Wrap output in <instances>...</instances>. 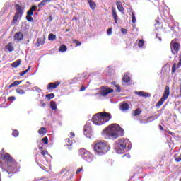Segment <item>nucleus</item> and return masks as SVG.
<instances>
[{
	"label": "nucleus",
	"mask_w": 181,
	"mask_h": 181,
	"mask_svg": "<svg viewBox=\"0 0 181 181\" xmlns=\"http://www.w3.org/2000/svg\"><path fill=\"white\" fill-rule=\"evenodd\" d=\"M112 86L116 88V93H121V87L117 83V82H112Z\"/></svg>",
	"instance_id": "bb28decb"
},
{
	"label": "nucleus",
	"mask_w": 181,
	"mask_h": 181,
	"mask_svg": "<svg viewBox=\"0 0 181 181\" xmlns=\"http://www.w3.org/2000/svg\"><path fill=\"white\" fill-rule=\"evenodd\" d=\"M66 142L67 146H69V149L71 150V145L73 144V141H70V139H66Z\"/></svg>",
	"instance_id": "7c9ffc66"
},
{
	"label": "nucleus",
	"mask_w": 181,
	"mask_h": 181,
	"mask_svg": "<svg viewBox=\"0 0 181 181\" xmlns=\"http://www.w3.org/2000/svg\"><path fill=\"white\" fill-rule=\"evenodd\" d=\"M102 136L105 139H117L118 136H124V129L118 124H112L103 131Z\"/></svg>",
	"instance_id": "f03ea898"
},
{
	"label": "nucleus",
	"mask_w": 181,
	"mask_h": 181,
	"mask_svg": "<svg viewBox=\"0 0 181 181\" xmlns=\"http://www.w3.org/2000/svg\"><path fill=\"white\" fill-rule=\"evenodd\" d=\"M132 145L128 139H121L116 141L114 149L116 153L122 154L127 151H131Z\"/></svg>",
	"instance_id": "7ed1b4c3"
},
{
	"label": "nucleus",
	"mask_w": 181,
	"mask_h": 181,
	"mask_svg": "<svg viewBox=\"0 0 181 181\" xmlns=\"http://www.w3.org/2000/svg\"><path fill=\"white\" fill-rule=\"evenodd\" d=\"M116 6L119 12H124V6H122V3L120 1L116 2Z\"/></svg>",
	"instance_id": "6ab92c4d"
},
{
	"label": "nucleus",
	"mask_w": 181,
	"mask_h": 181,
	"mask_svg": "<svg viewBox=\"0 0 181 181\" xmlns=\"http://www.w3.org/2000/svg\"><path fill=\"white\" fill-rule=\"evenodd\" d=\"M14 40L21 42L23 40V34L21 32H17L14 35Z\"/></svg>",
	"instance_id": "4468645a"
},
{
	"label": "nucleus",
	"mask_w": 181,
	"mask_h": 181,
	"mask_svg": "<svg viewBox=\"0 0 181 181\" xmlns=\"http://www.w3.org/2000/svg\"><path fill=\"white\" fill-rule=\"evenodd\" d=\"M12 135L15 138H17V136H19V132L18 130H14L12 133Z\"/></svg>",
	"instance_id": "58836bf2"
},
{
	"label": "nucleus",
	"mask_w": 181,
	"mask_h": 181,
	"mask_svg": "<svg viewBox=\"0 0 181 181\" xmlns=\"http://www.w3.org/2000/svg\"><path fill=\"white\" fill-rule=\"evenodd\" d=\"M91 134H93V129L91 127V121H88L84 126L83 134L86 138H90Z\"/></svg>",
	"instance_id": "1a4fd4ad"
},
{
	"label": "nucleus",
	"mask_w": 181,
	"mask_h": 181,
	"mask_svg": "<svg viewBox=\"0 0 181 181\" xmlns=\"http://www.w3.org/2000/svg\"><path fill=\"white\" fill-rule=\"evenodd\" d=\"M33 91H36L37 93H40L42 90L39 87L35 86L33 88Z\"/></svg>",
	"instance_id": "ea45409f"
},
{
	"label": "nucleus",
	"mask_w": 181,
	"mask_h": 181,
	"mask_svg": "<svg viewBox=\"0 0 181 181\" xmlns=\"http://www.w3.org/2000/svg\"><path fill=\"white\" fill-rule=\"evenodd\" d=\"M42 142H44L45 145H47V144H49V139H47V137H44L42 139Z\"/></svg>",
	"instance_id": "a19ab883"
},
{
	"label": "nucleus",
	"mask_w": 181,
	"mask_h": 181,
	"mask_svg": "<svg viewBox=\"0 0 181 181\" xmlns=\"http://www.w3.org/2000/svg\"><path fill=\"white\" fill-rule=\"evenodd\" d=\"M142 113V110L140 108L136 109L132 112L133 117H138L140 114Z\"/></svg>",
	"instance_id": "a878e982"
},
{
	"label": "nucleus",
	"mask_w": 181,
	"mask_h": 181,
	"mask_svg": "<svg viewBox=\"0 0 181 181\" xmlns=\"http://www.w3.org/2000/svg\"><path fill=\"white\" fill-rule=\"evenodd\" d=\"M42 45H45V40L42 38H38L37 40V42L35 43L36 47H39L40 46H42Z\"/></svg>",
	"instance_id": "4be33fe9"
},
{
	"label": "nucleus",
	"mask_w": 181,
	"mask_h": 181,
	"mask_svg": "<svg viewBox=\"0 0 181 181\" xmlns=\"http://www.w3.org/2000/svg\"><path fill=\"white\" fill-rule=\"evenodd\" d=\"M93 149L95 155L101 156L105 155L110 151V145L106 141H98L94 144Z\"/></svg>",
	"instance_id": "39448f33"
},
{
	"label": "nucleus",
	"mask_w": 181,
	"mask_h": 181,
	"mask_svg": "<svg viewBox=\"0 0 181 181\" xmlns=\"http://www.w3.org/2000/svg\"><path fill=\"white\" fill-rule=\"evenodd\" d=\"M112 28H108L107 31V34L108 35V36H110V35H112Z\"/></svg>",
	"instance_id": "a18cd8bd"
},
{
	"label": "nucleus",
	"mask_w": 181,
	"mask_h": 181,
	"mask_svg": "<svg viewBox=\"0 0 181 181\" xmlns=\"http://www.w3.org/2000/svg\"><path fill=\"white\" fill-rule=\"evenodd\" d=\"M59 52H61V53H64V52H67V47L64 45H62L59 47Z\"/></svg>",
	"instance_id": "c756f323"
},
{
	"label": "nucleus",
	"mask_w": 181,
	"mask_h": 181,
	"mask_svg": "<svg viewBox=\"0 0 181 181\" xmlns=\"http://www.w3.org/2000/svg\"><path fill=\"white\" fill-rule=\"evenodd\" d=\"M60 86V82L59 81L49 83L47 86V90H54L55 88H57V86Z\"/></svg>",
	"instance_id": "f8f14e48"
},
{
	"label": "nucleus",
	"mask_w": 181,
	"mask_h": 181,
	"mask_svg": "<svg viewBox=\"0 0 181 181\" xmlns=\"http://www.w3.org/2000/svg\"><path fill=\"white\" fill-rule=\"evenodd\" d=\"M112 16L115 21V23H118V15L117 14V10H115V8H112Z\"/></svg>",
	"instance_id": "dca6fc26"
},
{
	"label": "nucleus",
	"mask_w": 181,
	"mask_h": 181,
	"mask_svg": "<svg viewBox=\"0 0 181 181\" xmlns=\"http://www.w3.org/2000/svg\"><path fill=\"white\" fill-rule=\"evenodd\" d=\"M170 94V88L169 86H166L163 97L156 103V107H160L163 104V103H165V100H168V97H169Z\"/></svg>",
	"instance_id": "6e6552de"
},
{
	"label": "nucleus",
	"mask_w": 181,
	"mask_h": 181,
	"mask_svg": "<svg viewBox=\"0 0 181 181\" xmlns=\"http://www.w3.org/2000/svg\"><path fill=\"white\" fill-rule=\"evenodd\" d=\"M30 68H31V66H28V68L25 71H23V72H21L20 76H25V74H26V73H28V71H29L30 70Z\"/></svg>",
	"instance_id": "c9c22d12"
},
{
	"label": "nucleus",
	"mask_w": 181,
	"mask_h": 181,
	"mask_svg": "<svg viewBox=\"0 0 181 181\" xmlns=\"http://www.w3.org/2000/svg\"><path fill=\"white\" fill-rule=\"evenodd\" d=\"M50 108L52 110V111H56L57 110V104L55 101H51L49 103Z\"/></svg>",
	"instance_id": "393cba45"
},
{
	"label": "nucleus",
	"mask_w": 181,
	"mask_h": 181,
	"mask_svg": "<svg viewBox=\"0 0 181 181\" xmlns=\"http://www.w3.org/2000/svg\"><path fill=\"white\" fill-rule=\"evenodd\" d=\"M79 155L80 156H81L82 159H84V160L88 162L89 163H91V162H93V160H94L93 154H91L88 151L84 148L80 149Z\"/></svg>",
	"instance_id": "423d86ee"
},
{
	"label": "nucleus",
	"mask_w": 181,
	"mask_h": 181,
	"mask_svg": "<svg viewBox=\"0 0 181 181\" xmlns=\"http://www.w3.org/2000/svg\"><path fill=\"white\" fill-rule=\"evenodd\" d=\"M134 94L139 95V97H151V94L144 91H135Z\"/></svg>",
	"instance_id": "2eb2a0df"
},
{
	"label": "nucleus",
	"mask_w": 181,
	"mask_h": 181,
	"mask_svg": "<svg viewBox=\"0 0 181 181\" xmlns=\"http://www.w3.org/2000/svg\"><path fill=\"white\" fill-rule=\"evenodd\" d=\"M36 9H37V6H33L30 8V11L35 12V11H36Z\"/></svg>",
	"instance_id": "49530a36"
},
{
	"label": "nucleus",
	"mask_w": 181,
	"mask_h": 181,
	"mask_svg": "<svg viewBox=\"0 0 181 181\" xmlns=\"http://www.w3.org/2000/svg\"><path fill=\"white\" fill-rule=\"evenodd\" d=\"M120 110L122 111H127V110H129V105L125 102L121 103Z\"/></svg>",
	"instance_id": "f3484780"
},
{
	"label": "nucleus",
	"mask_w": 181,
	"mask_h": 181,
	"mask_svg": "<svg viewBox=\"0 0 181 181\" xmlns=\"http://www.w3.org/2000/svg\"><path fill=\"white\" fill-rule=\"evenodd\" d=\"M175 160L176 162H180L181 161V154L179 155V156H175Z\"/></svg>",
	"instance_id": "79ce46f5"
},
{
	"label": "nucleus",
	"mask_w": 181,
	"mask_h": 181,
	"mask_svg": "<svg viewBox=\"0 0 181 181\" xmlns=\"http://www.w3.org/2000/svg\"><path fill=\"white\" fill-rule=\"evenodd\" d=\"M40 107H42V108L45 107V106L46 105V103L43 102V100H40Z\"/></svg>",
	"instance_id": "8fccbe9b"
},
{
	"label": "nucleus",
	"mask_w": 181,
	"mask_h": 181,
	"mask_svg": "<svg viewBox=\"0 0 181 181\" xmlns=\"http://www.w3.org/2000/svg\"><path fill=\"white\" fill-rule=\"evenodd\" d=\"M70 135H71V138H74L75 136L74 132H71Z\"/></svg>",
	"instance_id": "6e6d98bb"
},
{
	"label": "nucleus",
	"mask_w": 181,
	"mask_h": 181,
	"mask_svg": "<svg viewBox=\"0 0 181 181\" xmlns=\"http://www.w3.org/2000/svg\"><path fill=\"white\" fill-rule=\"evenodd\" d=\"M48 40H51L53 42V40H56V35L53 33H50L48 36Z\"/></svg>",
	"instance_id": "2f4dec72"
},
{
	"label": "nucleus",
	"mask_w": 181,
	"mask_h": 181,
	"mask_svg": "<svg viewBox=\"0 0 181 181\" xmlns=\"http://www.w3.org/2000/svg\"><path fill=\"white\" fill-rule=\"evenodd\" d=\"M180 181H181V178H180Z\"/></svg>",
	"instance_id": "774afa93"
},
{
	"label": "nucleus",
	"mask_w": 181,
	"mask_h": 181,
	"mask_svg": "<svg viewBox=\"0 0 181 181\" xmlns=\"http://www.w3.org/2000/svg\"><path fill=\"white\" fill-rule=\"evenodd\" d=\"M16 91L17 94H20V95H23L25 93L24 90H22L21 88H17L16 90Z\"/></svg>",
	"instance_id": "473e14b6"
},
{
	"label": "nucleus",
	"mask_w": 181,
	"mask_h": 181,
	"mask_svg": "<svg viewBox=\"0 0 181 181\" xmlns=\"http://www.w3.org/2000/svg\"><path fill=\"white\" fill-rule=\"evenodd\" d=\"M46 98H47L48 100H52L53 98H54V93H49V94H47L45 95Z\"/></svg>",
	"instance_id": "f704fd0d"
},
{
	"label": "nucleus",
	"mask_w": 181,
	"mask_h": 181,
	"mask_svg": "<svg viewBox=\"0 0 181 181\" xmlns=\"http://www.w3.org/2000/svg\"><path fill=\"white\" fill-rule=\"evenodd\" d=\"M26 87H28V86H26V85L23 86V88H26Z\"/></svg>",
	"instance_id": "680f3d73"
},
{
	"label": "nucleus",
	"mask_w": 181,
	"mask_h": 181,
	"mask_svg": "<svg viewBox=\"0 0 181 181\" xmlns=\"http://www.w3.org/2000/svg\"><path fill=\"white\" fill-rule=\"evenodd\" d=\"M132 23H136V17L135 16V13H132Z\"/></svg>",
	"instance_id": "e433bc0d"
},
{
	"label": "nucleus",
	"mask_w": 181,
	"mask_h": 181,
	"mask_svg": "<svg viewBox=\"0 0 181 181\" xmlns=\"http://www.w3.org/2000/svg\"><path fill=\"white\" fill-rule=\"evenodd\" d=\"M144 40H140L138 43V46L140 49H142L144 47Z\"/></svg>",
	"instance_id": "4c0bfd02"
},
{
	"label": "nucleus",
	"mask_w": 181,
	"mask_h": 181,
	"mask_svg": "<svg viewBox=\"0 0 181 181\" xmlns=\"http://www.w3.org/2000/svg\"><path fill=\"white\" fill-rule=\"evenodd\" d=\"M170 48L173 54H177L179 52V49L180 48V45H179L177 42H173V41H172Z\"/></svg>",
	"instance_id": "9b49d317"
},
{
	"label": "nucleus",
	"mask_w": 181,
	"mask_h": 181,
	"mask_svg": "<svg viewBox=\"0 0 181 181\" xmlns=\"http://www.w3.org/2000/svg\"><path fill=\"white\" fill-rule=\"evenodd\" d=\"M5 49H6V50H8L9 52H13V50H15V47H13V43L8 42L6 45Z\"/></svg>",
	"instance_id": "a211bd4d"
},
{
	"label": "nucleus",
	"mask_w": 181,
	"mask_h": 181,
	"mask_svg": "<svg viewBox=\"0 0 181 181\" xmlns=\"http://www.w3.org/2000/svg\"><path fill=\"white\" fill-rule=\"evenodd\" d=\"M111 93H114V89L107 86H103L100 88V94L102 97H107L108 94H111Z\"/></svg>",
	"instance_id": "9d476101"
},
{
	"label": "nucleus",
	"mask_w": 181,
	"mask_h": 181,
	"mask_svg": "<svg viewBox=\"0 0 181 181\" xmlns=\"http://www.w3.org/2000/svg\"><path fill=\"white\" fill-rule=\"evenodd\" d=\"M26 19L28 21V22H33V18L30 16H27Z\"/></svg>",
	"instance_id": "37998d69"
},
{
	"label": "nucleus",
	"mask_w": 181,
	"mask_h": 181,
	"mask_svg": "<svg viewBox=\"0 0 181 181\" xmlns=\"http://www.w3.org/2000/svg\"><path fill=\"white\" fill-rule=\"evenodd\" d=\"M32 15H33V11H31V10H28V11H27V16H32Z\"/></svg>",
	"instance_id": "09e8293b"
},
{
	"label": "nucleus",
	"mask_w": 181,
	"mask_h": 181,
	"mask_svg": "<svg viewBox=\"0 0 181 181\" xmlns=\"http://www.w3.org/2000/svg\"><path fill=\"white\" fill-rule=\"evenodd\" d=\"M15 8L17 11L13 18V23H16V22H18V19H19V18H22V15H23V10H22L21 5L16 4Z\"/></svg>",
	"instance_id": "0eeeda50"
},
{
	"label": "nucleus",
	"mask_w": 181,
	"mask_h": 181,
	"mask_svg": "<svg viewBox=\"0 0 181 181\" xmlns=\"http://www.w3.org/2000/svg\"><path fill=\"white\" fill-rule=\"evenodd\" d=\"M0 168L3 170L4 175H8L11 177L12 175L18 172L20 169L19 164L8 153H0Z\"/></svg>",
	"instance_id": "f257e3e1"
},
{
	"label": "nucleus",
	"mask_w": 181,
	"mask_h": 181,
	"mask_svg": "<svg viewBox=\"0 0 181 181\" xmlns=\"http://www.w3.org/2000/svg\"><path fill=\"white\" fill-rule=\"evenodd\" d=\"M180 91H181V84L180 85Z\"/></svg>",
	"instance_id": "69168bd1"
},
{
	"label": "nucleus",
	"mask_w": 181,
	"mask_h": 181,
	"mask_svg": "<svg viewBox=\"0 0 181 181\" xmlns=\"http://www.w3.org/2000/svg\"><path fill=\"white\" fill-rule=\"evenodd\" d=\"M122 80L124 83H129V81H131V77H129V74L128 73L124 74Z\"/></svg>",
	"instance_id": "412c9836"
},
{
	"label": "nucleus",
	"mask_w": 181,
	"mask_h": 181,
	"mask_svg": "<svg viewBox=\"0 0 181 181\" xmlns=\"http://www.w3.org/2000/svg\"><path fill=\"white\" fill-rule=\"evenodd\" d=\"M16 100V98L15 96H10L8 98V101H15Z\"/></svg>",
	"instance_id": "c03bdc74"
},
{
	"label": "nucleus",
	"mask_w": 181,
	"mask_h": 181,
	"mask_svg": "<svg viewBox=\"0 0 181 181\" xmlns=\"http://www.w3.org/2000/svg\"><path fill=\"white\" fill-rule=\"evenodd\" d=\"M82 170H83V168H78L76 170V174L78 175V173H80V172H81Z\"/></svg>",
	"instance_id": "864d4df0"
},
{
	"label": "nucleus",
	"mask_w": 181,
	"mask_h": 181,
	"mask_svg": "<svg viewBox=\"0 0 181 181\" xmlns=\"http://www.w3.org/2000/svg\"><path fill=\"white\" fill-rule=\"evenodd\" d=\"M125 157L129 158V154H124V155L123 156V158H125Z\"/></svg>",
	"instance_id": "4d7b16f0"
},
{
	"label": "nucleus",
	"mask_w": 181,
	"mask_h": 181,
	"mask_svg": "<svg viewBox=\"0 0 181 181\" xmlns=\"http://www.w3.org/2000/svg\"><path fill=\"white\" fill-rule=\"evenodd\" d=\"M88 3L89 4L90 9L94 11L95 9L97 4H95V2L93 1V0H88Z\"/></svg>",
	"instance_id": "b1692460"
},
{
	"label": "nucleus",
	"mask_w": 181,
	"mask_h": 181,
	"mask_svg": "<svg viewBox=\"0 0 181 181\" xmlns=\"http://www.w3.org/2000/svg\"><path fill=\"white\" fill-rule=\"evenodd\" d=\"M159 40H162V39L159 38Z\"/></svg>",
	"instance_id": "338daca9"
},
{
	"label": "nucleus",
	"mask_w": 181,
	"mask_h": 181,
	"mask_svg": "<svg viewBox=\"0 0 181 181\" xmlns=\"http://www.w3.org/2000/svg\"><path fill=\"white\" fill-rule=\"evenodd\" d=\"M156 37H159V34H156Z\"/></svg>",
	"instance_id": "052dcab7"
},
{
	"label": "nucleus",
	"mask_w": 181,
	"mask_h": 181,
	"mask_svg": "<svg viewBox=\"0 0 181 181\" xmlns=\"http://www.w3.org/2000/svg\"><path fill=\"white\" fill-rule=\"evenodd\" d=\"M111 114L107 112H102L96 113L92 117V122L95 125H103L106 122H108L111 119Z\"/></svg>",
	"instance_id": "20e7f679"
},
{
	"label": "nucleus",
	"mask_w": 181,
	"mask_h": 181,
	"mask_svg": "<svg viewBox=\"0 0 181 181\" xmlns=\"http://www.w3.org/2000/svg\"><path fill=\"white\" fill-rule=\"evenodd\" d=\"M38 133L40 134V135H42V134H46V128H45V127H41V128L38 130Z\"/></svg>",
	"instance_id": "72a5a7b5"
},
{
	"label": "nucleus",
	"mask_w": 181,
	"mask_h": 181,
	"mask_svg": "<svg viewBox=\"0 0 181 181\" xmlns=\"http://www.w3.org/2000/svg\"><path fill=\"white\" fill-rule=\"evenodd\" d=\"M47 153H48L47 151H41V155H42L43 156H45V155H47Z\"/></svg>",
	"instance_id": "603ef678"
},
{
	"label": "nucleus",
	"mask_w": 181,
	"mask_h": 181,
	"mask_svg": "<svg viewBox=\"0 0 181 181\" xmlns=\"http://www.w3.org/2000/svg\"><path fill=\"white\" fill-rule=\"evenodd\" d=\"M121 32H122V33H123V35H127V30L125 28H122Z\"/></svg>",
	"instance_id": "3c124183"
},
{
	"label": "nucleus",
	"mask_w": 181,
	"mask_h": 181,
	"mask_svg": "<svg viewBox=\"0 0 181 181\" xmlns=\"http://www.w3.org/2000/svg\"><path fill=\"white\" fill-rule=\"evenodd\" d=\"M22 83V81H16L11 85H9L8 88H12V87H15L16 86H19V84Z\"/></svg>",
	"instance_id": "cd10ccee"
},
{
	"label": "nucleus",
	"mask_w": 181,
	"mask_h": 181,
	"mask_svg": "<svg viewBox=\"0 0 181 181\" xmlns=\"http://www.w3.org/2000/svg\"><path fill=\"white\" fill-rule=\"evenodd\" d=\"M21 59H18V60L15 61L14 62H13L11 64V66H12V67H14L15 69H16V67H18V66L21 64Z\"/></svg>",
	"instance_id": "c85d7f7f"
},
{
	"label": "nucleus",
	"mask_w": 181,
	"mask_h": 181,
	"mask_svg": "<svg viewBox=\"0 0 181 181\" xmlns=\"http://www.w3.org/2000/svg\"><path fill=\"white\" fill-rule=\"evenodd\" d=\"M181 67V53L179 55V62L176 66V63L173 64L172 66V73H176V69H180Z\"/></svg>",
	"instance_id": "ddd939ff"
},
{
	"label": "nucleus",
	"mask_w": 181,
	"mask_h": 181,
	"mask_svg": "<svg viewBox=\"0 0 181 181\" xmlns=\"http://www.w3.org/2000/svg\"><path fill=\"white\" fill-rule=\"evenodd\" d=\"M167 132H168V134H169V135H173V132H172L170 131H168Z\"/></svg>",
	"instance_id": "13d9d810"
},
{
	"label": "nucleus",
	"mask_w": 181,
	"mask_h": 181,
	"mask_svg": "<svg viewBox=\"0 0 181 181\" xmlns=\"http://www.w3.org/2000/svg\"><path fill=\"white\" fill-rule=\"evenodd\" d=\"M39 149L42 151V149H43V147H39Z\"/></svg>",
	"instance_id": "e2e57ef3"
},
{
	"label": "nucleus",
	"mask_w": 181,
	"mask_h": 181,
	"mask_svg": "<svg viewBox=\"0 0 181 181\" xmlns=\"http://www.w3.org/2000/svg\"><path fill=\"white\" fill-rule=\"evenodd\" d=\"M159 128L160 131H163V127H162V125H159Z\"/></svg>",
	"instance_id": "bf43d9fd"
},
{
	"label": "nucleus",
	"mask_w": 181,
	"mask_h": 181,
	"mask_svg": "<svg viewBox=\"0 0 181 181\" xmlns=\"http://www.w3.org/2000/svg\"><path fill=\"white\" fill-rule=\"evenodd\" d=\"M87 87L82 86L80 89V91H84Z\"/></svg>",
	"instance_id": "5fc2aeb1"
},
{
	"label": "nucleus",
	"mask_w": 181,
	"mask_h": 181,
	"mask_svg": "<svg viewBox=\"0 0 181 181\" xmlns=\"http://www.w3.org/2000/svg\"><path fill=\"white\" fill-rule=\"evenodd\" d=\"M74 43H75V45H76V46H81V42H79V41H78V40H74Z\"/></svg>",
	"instance_id": "de8ad7c7"
},
{
	"label": "nucleus",
	"mask_w": 181,
	"mask_h": 181,
	"mask_svg": "<svg viewBox=\"0 0 181 181\" xmlns=\"http://www.w3.org/2000/svg\"><path fill=\"white\" fill-rule=\"evenodd\" d=\"M159 118V116L158 115H155L153 116H150L147 117V122H152V121H155V119H158Z\"/></svg>",
	"instance_id": "aec40b11"
},
{
	"label": "nucleus",
	"mask_w": 181,
	"mask_h": 181,
	"mask_svg": "<svg viewBox=\"0 0 181 181\" xmlns=\"http://www.w3.org/2000/svg\"><path fill=\"white\" fill-rule=\"evenodd\" d=\"M50 1L51 0H42L40 4H38V8H40V9H42L43 6H45V5H47V2Z\"/></svg>",
	"instance_id": "5701e85b"
},
{
	"label": "nucleus",
	"mask_w": 181,
	"mask_h": 181,
	"mask_svg": "<svg viewBox=\"0 0 181 181\" xmlns=\"http://www.w3.org/2000/svg\"><path fill=\"white\" fill-rule=\"evenodd\" d=\"M26 84H30V82L27 81V82H26Z\"/></svg>",
	"instance_id": "0e129e2a"
}]
</instances>
